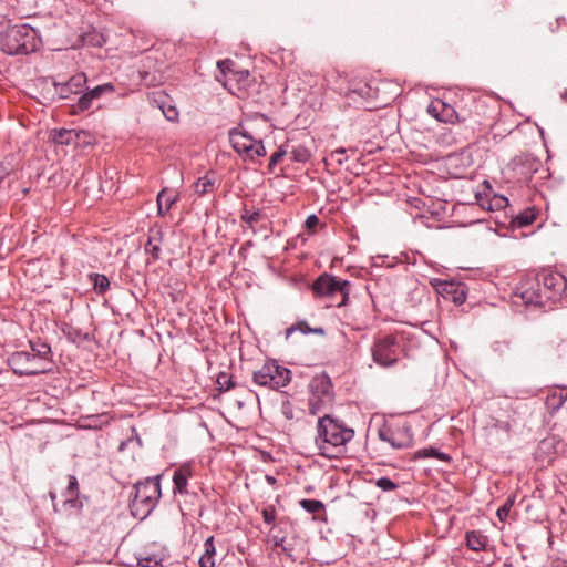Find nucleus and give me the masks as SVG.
Here are the masks:
<instances>
[{
  "label": "nucleus",
  "instance_id": "f257e3e1",
  "mask_svg": "<svg viewBox=\"0 0 567 567\" xmlns=\"http://www.w3.org/2000/svg\"><path fill=\"white\" fill-rule=\"evenodd\" d=\"M315 445L318 454L332 460L347 452V444L354 437V430L331 414L318 419Z\"/></svg>",
  "mask_w": 567,
  "mask_h": 567
},
{
  "label": "nucleus",
  "instance_id": "f03ea898",
  "mask_svg": "<svg viewBox=\"0 0 567 567\" xmlns=\"http://www.w3.org/2000/svg\"><path fill=\"white\" fill-rule=\"evenodd\" d=\"M41 44L38 31L29 24H17L0 33V50L9 55L30 54Z\"/></svg>",
  "mask_w": 567,
  "mask_h": 567
},
{
  "label": "nucleus",
  "instance_id": "7ed1b4c3",
  "mask_svg": "<svg viewBox=\"0 0 567 567\" xmlns=\"http://www.w3.org/2000/svg\"><path fill=\"white\" fill-rule=\"evenodd\" d=\"M161 477V474L154 477H147L133 485L134 497L130 502V509L134 517L144 519L156 507L162 496L159 483Z\"/></svg>",
  "mask_w": 567,
  "mask_h": 567
},
{
  "label": "nucleus",
  "instance_id": "20e7f679",
  "mask_svg": "<svg viewBox=\"0 0 567 567\" xmlns=\"http://www.w3.org/2000/svg\"><path fill=\"white\" fill-rule=\"evenodd\" d=\"M374 82L353 80L349 83L344 94L348 104L354 107L365 110H377L390 103V99L382 95L380 85H373Z\"/></svg>",
  "mask_w": 567,
  "mask_h": 567
},
{
  "label": "nucleus",
  "instance_id": "39448f33",
  "mask_svg": "<svg viewBox=\"0 0 567 567\" xmlns=\"http://www.w3.org/2000/svg\"><path fill=\"white\" fill-rule=\"evenodd\" d=\"M351 282L332 275L319 276L312 285V291L320 297L331 299L330 306L342 307L348 303Z\"/></svg>",
  "mask_w": 567,
  "mask_h": 567
},
{
  "label": "nucleus",
  "instance_id": "423d86ee",
  "mask_svg": "<svg viewBox=\"0 0 567 567\" xmlns=\"http://www.w3.org/2000/svg\"><path fill=\"white\" fill-rule=\"evenodd\" d=\"M334 400L333 384L326 373L315 375L309 383L308 408L311 415H318L331 406Z\"/></svg>",
  "mask_w": 567,
  "mask_h": 567
},
{
  "label": "nucleus",
  "instance_id": "0eeeda50",
  "mask_svg": "<svg viewBox=\"0 0 567 567\" xmlns=\"http://www.w3.org/2000/svg\"><path fill=\"white\" fill-rule=\"evenodd\" d=\"M252 381L260 386L277 390L289 384L291 381V371L288 368L279 365L277 361L270 360L254 372Z\"/></svg>",
  "mask_w": 567,
  "mask_h": 567
},
{
  "label": "nucleus",
  "instance_id": "6e6552de",
  "mask_svg": "<svg viewBox=\"0 0 567 567\" xmlns=\"http://www.w3.org/2000/svg\"><path fill=\"white\" fill-rule=\"evenodd\" d=\"M545 305L567 303V278L556 271H544L537 275Z\"/></svg>",
  "mask_w": 567,
  "mask_h": 567
},
{
  "label": "nucleus",
  "instance_id": "1a4fd4ad",
  "mask_svg": "<svg viewBox=\"0 0 567 567\" xmlns=\"http://www.w3.org/2000/svg\"><path fill=\"white\" fill-rule=\"evenodd\" d=\"M401 344L394 334L378 337L371 347L373 361L382 368H391L399 361Z\"/></svg>",
  "mask_w": 567,
  "mask_h": 567
},
{
  "label": "nucleus",
  "instance_id": "9d476101",
  "mask_svg": "<svg viewBox=\"0 0 567 567\" xmlns=\"http://www.w3.org/2000/svg\"><path fill=\"white\" fill-rule=\"evenodd\" d=\"M378 437L382 442L389 443L395 450L409 449L414 443L412 427L408 422L402 424L384 423L378 430Z\"/></svg>",
  "mask_w": 567,
  "mask_h": 567
},
{
  "label": "nucleus",
  "instance_id": "9b49d317",
  "mask_svg": "<svg viewBox=\"0 0 567 567\" xmlns=\"http://www.w3.org/2000/svg\"><path fill=\"white\" fill-rule=\"evenodd\" d=\"M8 365L19 377L45 374L47 371L30 351L12 352L7 359Z\"/></svg>",
  "mask_w": 567,
  "mask_h": 567
},
{
  "label": "nucleus",
  "instance_id": "f8f14e48",
  "mask_svg": "<svg viewBox=\"0 0 567 567\" xmlns=\"http://www.w3.org/2000/svg\"><path fill=\"white\" fill-rule=\"evenodd\" d=\"M514 297L520 299L526 306L546 307L537 276L522 280L516 287Z\"/></svg>",
  "mask_w": 567,
  "mask_h": 567
},
{
  "label": "nucleus",
  "instance_id": "ddd939ff",
  "mask_svg": "<svg viewBox=\"0 0 567 567\" xmlns=\"http://www.w3.org/2000/svg\"><path fill=\"white\" fill-rule=\"evenodd\" d=\"M86 75L84 73L74 74L69 81L60 83L53 82L55 94L59 100L70 99L72 95L83 93L86 85Z\"/></svg>",
  "mask_w": 567,
  "mask_h": 567
},
{
  "label": "nucleus",
  "instance_id": "4468645a",
  "mask_svg": "<svg viewBox=\"0 0 567 567\" xmlns=\"http://www.w3.org/2000/svg\"><path fill=\"white\" fill-rule=\"evenodd\" d=\"M193 477V466L189 463H185L174 471L173 475V493L175 496H186V498L197 499L196 493L188 491V481Z\"/></svg>",
  "mask_w": 567,
  "mask_h": 567
},
{
  "label": "nucleus",
  "instance_id": "2eb2a0df",
  "mask_svg": "<svg viewBox=\"0 0 567 567\" xmlns=\"http://www.w3.org/2000/svg\"><path fill=\"white\" fill-rule=\"evenodd\" d=\"M29 346L30 352L34 354L35 359L47 371V373L53 372L55 363L53 361L51 346L47 342H43L40 338L30 340Z\"/></svg>",
  "mask_w": 567,
  "mask_h": 567
},
{
  "label": "nucleus",
  "instance_id": "dca6fc26",
  "mask_svg": "<svg viewBox=\"0 0 567 567\" xmlns=\"http://www.w3.org/2000/svg\"><path fill=\"white\" fill-rule=\"evenodd\" d=\"M538 161L529 154H520L513 158L512 167L513 171L522 179H529L535 172L538 169Z\"/></svg>",
  "mask_w": 567,
  "mask_h": 567
},
{
  "label": "nucleus",
  "instance_id": "f3484780",
  "mask_svg": "<svg viewBox=\"0 0 567 567\" xmlns=\"http://www.w3.org/2000/svg\"><path fill=\"white\" fill-rule=\"evenodd\" d=\"M427 112L433 117L444 123L460 122L458 114L454 107L441 100L432 102L427 107Z\"/></svg>",
  "mask_w": 567,
  "mask_h": 567
},
{
  "label": "nucleus",
  "instance_id": "a211bd4d",
  "mask_svg": "<svg viewBox=\"0 0 567 567\" xmlns=\"http://www.w3.org/2000/svg\"><path fill=\"white\" fill-rule=\"evenodd\" d=\"M224 86L234 94H241L251 86V76L248 70H236L224 82Z\"/></svg>",
  "mask_w": 567,
  "mask_h": 567
},
{
  "label": "nucleus",
  "instance_id": "6ab92c4d",
  "mask_svg": "<svg viewBox=\"0 0 567 567\" xmlns=\"http://www.w3.org/2000/svg\"><path fill=\"white\" fill-rule=\"evenodd\" d=\"M437 291L445 299H451L455 305H462L466 300L464 285L454 281H443L439 285Z\"/></svg>",
  "mask_w": 567,
  "mask_h": 567
},
{
  "label": "nucleus",
  "instance_id": "aec40b11",
  "mask_svg": "<svg viewBox=\"0 0 567 567\" xmlns=\"http://www.w3.org/2000/svg\"><path fill=\"white\" fill-rule=\"evenodd\" d=\"M229 140L237 153L251 154L254 138L249 134L233 128L229 131Z\"/></svg>",
  "mask_w": 567,
  "mask_h": 567
},
{
  "label": "nucleus",
  "instance_id": "412c9836",
  "mask_svg": "<svg viewBox=\"0 0 567 567\" xmlns=\"http://www.w3.org/2000/svg\"><path fill=\"white\" fill-rule=\"evenodd\" d=\"M179 195L176 190L164 187L157 194V214L159 216H165L168 210L173 207V205L178 200Z\"/></svg>",
  "mask_w": 567,
  "mask_h": 567
},
{
  "label": "nucleus",
  "instance_id": "4be33fe9",
  "mask_svg": "<svg viewBox=\"0 0 567 567\" xmlns=\"http://www.w3.org/2000/svg\"><path fill=\"white\" fill-rule=\"evenodd\" d=\"M81 134H85V133L78 132L74 130L61 128V130L54 131L52 133V141L55 144H60V145H71V144L76 145Z\"/></svg>",
  "mask_w": 567,
  "mask_h": 567
},
{
  "label": "nucleus",
  "instance_id": "5701e85b",
  "mask_svg": "<svg viewBox=\"0 0 567 567\" xmlns=\"http://www.w3.org/2000/svg\"><path fill=\"white\" fill-rule=\"evenodd\" d=\"M296 331H299L303 334H309V333H313V334H318V336L326 334V330L322 327L311 328V327H309L307 321L299 320L297 323H295L286 329L285 338L288 340L290 338V336Z\"/></svg>",
  "mask_w": 567,
  "mask_h": 567
},
{
  "label": "nucleus",
  "instance_id": "b1692460",
  "mask_svg": "<svg viewBox=\"0 0 567 567\" xmlns=\"http://www.w3.org/2000/svg\"><path fill=\"white\" fill-rule=\"evenodd\" d=\"M466 545L471 550L481 551L485 550L488 538L478 530L467 532L465 535Z\"/></svg>",
  "mask_w": 567,
  "mask_h": 567
},
{
  "label": "nucleus",
  "instance_id": "393cba45",
  "mask_svg": "<svg viewBox=\"0 0 567 567\" xmlns=\"http://www.w3.org/2000/svg\"><path fill=\"white\" fill-rule=\"evenodd\" d=\"M427 457L437 458V460L443 461V462H451L452 461V457L449 454H446L444 452H441V451H439L437 449H435L433 446H429V447H424V449L417 450L416 452H414V454L412 456V460L413 461H417V460H423V458H427Z\"/></svg>",
  "mask_w": 567,
  "mask_h": 567
},
{
  "label": "nucleus",
  "instance_id": "a878e982",
  "mask_svg": "<svg viewBox=\"0 0 567 567\" xmlns=\"http://www.w3.org/2000/svg\"><path fill=\"white\" fill-rule=\"evenodd\" d=\"M216 178L213 173H208L197 179L195 183V193L198 196H204L210 193L215 187Z\"/></svg>",
  "mask_w": 567,
  "mask_h": 567
},
{
  "label": "nucleus",
  "instance_id": "bb28decb",
  "mask_svg": "<svg viewBox=\"0 0 567 567\" xmlns=\"http://www.w3.org/2000/svg\"><path fill=\"white\" fill-rule=\"evenodd\" d=\"M347 159V150L339 147L332 151L327 157H324V164L326 166H331L334 171H337Z\"/></svg>",
  "mask_w": 567,
  "mask_h": 567
},
{
  "label": "nucleus",
  "instance_id": "cd10ccee",
  "mask_svg": "<svg viewBox=\"0 0 567 567\" xmlns=\"http://www.w3.org/2000/svg\"><path fill=\"white\" fill-rule=\"evenodd\" d=\"M89 279L97 295H104L110 289V280L105 275L91 272Z\"/></svg>",
  "mask_w": 567,
  "mask_h": 567
},
{
  "label": "nucleus",
  "instance_id": "c85d7f7f",
  "mask_svg": "<svg viewBox=\"0 0 567 567\" xmlns=\"http://www.w3.org/2000/svg\"><path fill=\"white\" fill-rule=\"evenodd\" d=\"M156 235L158 237H150L145 245V251L152 256L153 260L159 259L161 255V243L163 234L161 230H157Z\"/></svg>",
  "mask_w": 567,
  "mask_h": 567
},
{
  "label": "nucleus",
  "instance_id": "c756f323",
  "mask_svg": "<svg viewBox=\"0 0 567 567\" xmlns=\"http://www.w3.org/2000/svg\"><path fill=\"white\" fill-rule=\"evenodd\" d=\"M141 567H164L163 555L159 553L145 554L137 558Z\"/></svg>",
  "mask_w": 567,
  "mask_h": 567
},
{
  "label": "nucleus",
  "instance_id": "7c9ffc66",
  "mask_svg": "<svg viewBox=\"0 0 567 567\" xmlns=\"http://www.w3.org/2000/svg\"><path fill=\"white\" fill-rule=\"evenodd\" d=\"M234 66L235 62L230 59L218 61L217 68L219 70L220 75H216L217 81L224 83L226 80H229V75L236 72Z\"/></svg>",
  "mask_w": 567,
  "mask_h": 567
},
{
  "label": "nucleus",
  "instance_id": "2f4dec72",
  "mask_svg": "<svg viewBox=\"0 0 567 567\" xmlns=\"http://www.w3.org/2000/svg\"><path fill=\"white\" fill-rule=\"evenodd\" d=\"M262 218V213L260 209L249 210L245 207L241 212L240 219L245 223L250 229L255 231V224H257Z\"/></svg>",
  "mask_w": 567,
  "mask_h": 567
},
{
  "label": "nucleus",
  "instance_id": "473e14b6",
  "mask_svg": "<svg viewBox=\"0 0 567 567\" xmlns=\"http://www.w3.org/2000/svg\"><path fill=\"white\" fill-rule=\"evenodd\" d=\"M63 507L69 515L79 514L83 507V503L79 495H64Z\"/></svg>",
  "mask_w": 567,
  "mask_h": 567
},
{
  "label": "nucleus",
  "instance_id": "72a5a7b5",
  "mask_svg": "<svg viewBox=\"0 0 567 567\" xmlns=\"http://www.w3.org/2000/svg\"><path fill=\"white\" fill-rule=\"evenodd\" d=\"M93 99L90 97L87 92L83 93L74 104L71 105V114L75 115L91 109Z\"/></svg>",
  "mask_w": 567,
  "mask_h": 567
},
{
  "label": "nucleus",
  "instance_id": "f704fd0d",
  "mask_svg": "<svg viewBox=\"0 0 567 567\" xmlns=\"http://www.w3.org/2000/svg\"><path fill=\"white\" fill-rule=\"evenodd\" d=\"M217 389L219 391H229L235 388L233 377L227 372H219L216 379Z\"/></svg>",
  "mask_w": 567,
  "mask_h": 567
},
{
  "label": "nucleus",
  "instance_id": "c9c22d12",
  "mask_svg": "<svg viewBox=\"0 0 567 567\" xmlns=\"http://www.w3.org/2000/svg\"><path fill=\"white\" fill-rule=\"evenodd\" d=\"M299 505L307 512V513H310V514H316V513H319L320 511H322L324 508V505L321 501H318V499H307V498H303L299 502Z\"/></svg>",
  "mask_w": 567,
  "mask_h": 567
},
{
  "label": "nucleus",
  "instance_id": "e433bc0d",
  "mask_svg": "<svg viewBox=\"0 0 567 567\" xmlns=\"http://www.w3.org/2000/svg\"><path fill=\"white\" fill-rule=\"evenodd\" d=\"M293 162L306 163L310 158V152L307 147L298 145L290 151Z\"/></svg>",
  "mask_w": 567,
  "mask_h": 567
},
{
  "label": "nucleus",
  "instance_id": "4c0bfd02",
  "mask_svg": "<svg viewBox=\"0 0 567 567\" xmlns=\"http://www.w3.org/2000/svg\"><path fill=\"white\" fill-rule=\"evenodd\" d=\"M535 219H536V214L534 212L526 210L524 213L518 214L515 217L514 223L518 227H526V226L532 225L535 221Z\"/></svg>",
  "mask_w": 567,
  "mask_h": 567
},
{
  "label": "nucleus",
  "instance_id": "58836bf2",
  "mask_svg": "<svg viewBox=\"0 0 567 567\" xmlns=\"http://www.w3.org/2000/svg\"><path fill=\"white\" fill-rule=\"evenodd\" d=\"M115 91L113 84L111 83H104L101 85L95 86L94 89L90 90L87 94L91 99L96 100L100 99L105 93H113Z\"/></svg>",
  "mask_w": 567,
  "mask_h": 567
},
{
  "label": "nucleus",
  "instance_id": "ea45409f",
  "mask_svg": "<svg viewBox=\"0 0 567 567\" xmlns=\"http://www.w3.org/2000/svg\"><path fill=\"white\" fill-rule=\"evenodd\" d=\"M515 503V496L511 495L506 498L505 503L497 509V517L501 522H505L509 515V512Z\"/></svg>",
  "mask_w": 567,
  "mask_h": 567
},
{
  "label": "nucleus",
  "instance_id": "a19ab883",
  "mask_svg": "<svg viewBox=\"0 0 567 567\" xmlns=\"http://www.w3.org/2000/svg\"><path fill=\"white\" fill-rule=\"evenodd\" d=\"M261 515L265 524L267 525H275L276 518H277V511L274 505H267L261 509Z\"/></svg>",
  "mask_w": 567,
  "mask_h": 567
},
{
  "label": "nucleus",
  "instance_id": "79ce46f5",
  "mask_svg": "<svg viewBox=\"0 0 567 567\" xmlns=\"http://www.w3.org/2000/svg\"><path fill=\"white\" fill-rule=\"evenodd\" d=\"M375 486L384 492H392L399 487V484L389 477H380L375 481Z\"/></svg>",
  "mask_w": 567,
  "mask_h": 567
},
{
  "label": "nucleus",
  "instance_id": "37998d69",
  "mask_svg": "<svg viewBox=\"0 0 567 567\" xmlns=\"http://www.w3.org/2000/svg\"><path fill=\"white\" fill-rule=\"evenodd\" d=\"M512 350L511 341L508 340H501L496 341L493 344V351L496 352L499 357H504L508 354Z\"/></svg>",
  "mask_w": 567,
  "mask_h": 567
},
{
  "label": "nucleus",
  "instance_id": "c03bdc74",
  "mask_svg": "<svg viewBox=\"0 0 567 567\" xmlns=\"http://www.w3.org/2000/svg\"><path fill=\"white\" fill-rule=\"evenodd\" d=\"M248 158L254 159L256 156L261 157L266 155V148L261 141L254 140L251 145V154H245Z\"/></svg>",
  "mask_w": 567,
  "mask_h": 567
},
{
  "label": "nucleus",
  "instance_id": "a18cd8bd",
  "mask_svg": "<svg viewBox=\"0 0 567 567\" xmlns=\"http://www.w3.org/2000/svg\"><path fill=\"white\" fill-rule=\"evenodd\" d=\"M183 501H179V508L183 515L189 514L194 511V506L196 505L197 499L186 498V496H182Z\"/></svg>",
  "mask_w": 567,
  "mask_h": 567
},
{
  "label": "nucleus",
  "instance_id": "49530a36",
  "mask_svg": "<svg viewBox=\"0 0 567 567\" xmlns=\"http://www.w3.org/2000/svg\"><path fill=\"white\" fill-rule=\"evenodd\" d=\"M63 495H79V482H78L76 476L69 475L68 486H66Z\"/></svg>",
  "mask_w": 567,
  "mask_h": 567
},
{
  "label": "nucleus",
  "instance_id": "de8ad7c7",
  "mask_svg": "<svg viewBox=\"0 0 567 567\" xmlns=\"http://www.w3.org/2000/svg\"><path fill=\"white\" fill-rule=\"evenodd\" d=\"M288 153L287 150L284 147H279L278 151H276L269 159L268 167L270 171L274 169V167L282 159V157Z\"/></svg>",
  "mask_w": 567,
  "mask_h": 567
},
{
  "label": "nucleus",
  "instance_id": "09e8293b",
  "mask_svg": "<svg viewBox=\"0 0 567 567\" xmlns=\"http://www.w3.org/2000/svg\"><path fill=\"white\" fill-rule=\"evenodd\" d=\"M319 218L317 215L315 214H311L307 217L306 221H305V227L308 231L310 233H315L316 231V228L317 226L319 225Z\"/></svg>",
  "mask_w": 567,
  "mask_h": 567
},
{
  "label": "nucleus",
  "instance_id": "8fccbe9b",
  "mask_svg": "<svg viewBox=\"0 0 567 567\" xmlns=\"http://www.w3.org/2000/svg\"><path fill=\"white\" fill-rule=\"evenodd\" d=\"M204 555H209L210 557H215V554H216V549H215V544H214V537L210 536L208 537L205 543H204Z\"/></svg>",
  "mask_w": 567,
  "mask_h": 567
},
{
  "label": "nucleus",
  "instance_id": "3c124183",
  "mask_svg": "<svg viewBox=\"0 0 567 567\" xmlns=\"http://www.w3.org/2000/svg\"><path fill=\"white\" fill-rule=\"evenodd\" d=\"M281 412L282 414L285 415V417L287 420H292L293 419V410H292V405L289 401H285L282 402L281 404Z\"/></svg>",
  "mask_w": 567,
  "mask_h": 567
},
{
  "label": "nucleus",
  "instance_id": "603ef678",
  "mask_svg": "<svg viewBox=\"0 0 567 567\" xmlns=\"http://www.w3.org/2000/svg\"><path fill=\"white\" fill-rule=\"evenodd\" d=\"M199 566L200 567H215V560L209 555H202L199 558Z\"/></svg>",
  "mask_w": 567,
  "mask_h": 567
},
{
  "label": "nucleus",
  "instance_id": "864d4df0",
  "mask_svg": "<svg viewBox=\"0 0 567 567\" xmlns=\"http://www.w3.org/2000/svg\"><path fill=\"white\" fill-rule=\"evenodd\" d=\"M11 173V169L8 164L1 162L0 163V184L4 181L7 176H9Z\"/></svg>",
  "mask_w": 567,
  "mask_h": 567
},
{
  "label": "nucleus",
  "instance_id": "5fc2aeb1",
  "mask_svg": "<svg viewBox=\"0 0 567 567\" xmlns=\"http://www.w3.org/2000/svg\"><path fill=\"white\" fill-rule=\"evenodd\" d=\"M163 113H164L165 117L167 120H169V121H174L177 117V114H178L176 109L173 107V106L168 107L167 111L163 110Z\"/></svg>",
  "mask_w": 567,
  "mask_h": 567
},
{
  "label": "nucleus",
  "instance_id": "6e6d98bb",
  "mask_svg": "<svg viewBox=\"0 0 567 567\" xmlns=\"http://www.w3.org/2000/svg\"><path fill=\"white\" fill-rule=\"evenodd\" d=\"M494 205L497 208H503L508 205V199L504 196H497L494 198Z\"/></svg>",
  "mask_w": 567,
  "mask_h": 567
},
{
  "label": "nucleus",
  "instance_id": "4d7b16f0",
  "mask_svg": "<svg viewBox=\"0 0 567 567\" xmlns=\"http://www.w3.org/2000/svg\"><path fill=\"white\" fill-rule=\"evenodd\" d=\"M551 400L556 402L557 408L564 403L561 395H559V396L553 395L551 398L547 399V402L549 403Z\"/></svg>",
  "mask_w": 567,
  "mask_h": 567
},
{
  "label": "nucleus",
  "instance_id": "13d9d810",
  "mask_svg": "<svg viewBox=\"0 0 567 567\" xmlns=\"http://www.w3.org/2000/svg\"><path fill=\"white\" fill-rule=\"evenodd\" d=\"M265 480L269 485H275L277 483L276 477L269 474L265 476Z\"/></svg>",
  "mask_w": 567,
  "mask_h": 567
},
{
  "label": "nucleus",
  "instance_id": "bf43d9fd",
  "mask_svg": "<svg viewBox=\"0 0 567 567\" xmlns=\"http://www.w3.org/2000/svg\"><path fill=\"white\" fill-rule=\"evenodd\" d=\"M553 567H567V560L555 561Z\"/></svg>",
  "mask_w": 567,
  "mask_h": 567
},
{
  "label": "nucleus",
  "instance_id": "052dcab7",
  "mask_svg": "<svg viewBox=\"0 0 567 567\" xmlns=\"http://www.w3.org/2000/svg\"><path fill=\"white\" fill-rule=\"evenodd\" d=\"M49 496L52 501H54L56 498V494L55 492H49Z\"/></svg>",
  "mask_w": 567,
  "mask_h": 567
}]
</instances>
